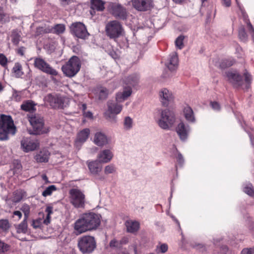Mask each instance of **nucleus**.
<instances>
[{
  "instance_id": "obj_1",
  "label": "nucleus",
  "mask_w": 254,
  "mask_h": 254,
  "mask_svg": "<svg viewBox=\"0 0 254 254\" xmlns=\"http://www.w3.org/2000/svg\"><path fill=\"white\" fill-rule=\"evenodd\" d=\"M100 224V216L94 213L83 214L74 223V233L80 235L88 231L96 229Z\"/></svg>"
},
{
  "instance_id": "obj_12",
  "label": "nucleus",
  "mask_w": 254,
  "mask_h": 254,
  "mask_svg": "<svg viewBox=\"0 0 254 254\" xmlns=\"http://www.w3.org/2000/svg\"><path fill=\"white\" fill-rule=\"evenodd\" d=\"M39 146L38 140L32 139L28 137H24L21 141V147L25 152L32 151L36 149Z\"/></svg>"
},
{
  "instance_id": "obj_64",
  "label": "nucleus",
  "mask_w": 254,
  "mask_h": 254,
  "mask_svg": "<svg viewBox=\"0 0 254 254\" xmlns=\"http://www.w3.org/2000/svg\"><path fill=\"white\" fill-rule=\"evenodd\" d=\"M46 212L47 215H51L53 213V208L51 206H48L46 209Z\"/></svg>"
},
{
  "instance_id": "obj_21",
  "label": "nucleus",
  "mask_w": 254,
  "mask_h": 254,
  "mask_svg": "<svg viewBox=\"0 0 254 254\" xmlns=\"http://www.w3.org/2000/svg\"><path fill=\"white\" fill-rule=\"evenodd\" d=\"M131 87H125L122 91L118 92L116 95V101L118 102H123L127 100L132 93Z\"/></svg>"
},
{
  "instance_id": "obj_14",
  "label": "nucleus",
  "mask_w": 254,
  "mask_h": 254,
  "mask_svg": "<svg viewBox=\"0 0 254 254\" xmlns=\"http://www.w3.org/2000/svg\"><path fill=\"white\" fill-rule=\"evenodd\" d=\"M93 142L99 147H103L109 143L107 136L102 131H96L92 139Z\"/></svg>"
},
{
  "instance_id": "obj_7",
  "label": "nucleus",
  "mask_w": 254,
  "mask_h": 254,
  "mask_svg": "<svg viewBox=\"0 0 254 254\" xmlns=\"http://www.w3.org/2000/svg\"><path fill=\"white\" fill-rule=\"evenodd\" d=\"M28 120L33 127L32 131H29L30 134H40L46 132L43 117L38 114L32 115L28 117Z\"/></svg>"
},
{
  "instance_id": "obj_6",
  "label": "nucleus",
  "mask_w": 254,
  "mask_h": 254,
  "mask_svg": "<svg viewBox=\"0 0 254 254\" xmlns=\"http://www.w3.org/2000/svg\"><path fill=\"white\" fill-rule=\"evenodd\" d=\"M70 203L75 208H84L85 204V195L79 189H72L69 191Z\"/></svg>"
},
{
  "instance_id": "obj_20",
  "label": "nucleus",
  "mask_w": 254,
  "mask_h": 254,
  "mask_svg": "<svg viewBox=\"0 0 254 254\" xmlns=\"http://www.w3.org/2000/svg\"><path fill=\"white\" fill-rule=\"evenodd\" d=\"M226 76L234 86L238 87L242 85L243 82L242 77L236 71H227L226 72Z\"/></svg>"
},
{
  "instance_id": "obj_5",
  "label": "nucleus",
  "mask_w": 254,
  "mask_h": 254,
  "mask_svg": "<svg viewBox=\"0 0 254 254\" xmlns=\"http://www.w3.org/2000/svg\"><path fill=\"white\" fill-rule=\"evenodd\" d=\"M81 64L79 58L76 56L71 57L67 63L62 66L64 73L67 76L72 77L79 71Z\"/></svg>"
},
{
  "instance_id": "obj_18",
  "label": "nucleus",
  "mask_w": 254,
  "mask_h": 254,
  "mask_svg": "<svg viewBox=\"0 0 254 254\" xmlns=\"http://www.w3.org/2000/svg\"><path fill=\"white\" fill-rule=\"evenodd\" d=\"M114 154L110 149H105L101 150L97 155V159L99 162L107 163L113 159Z\"/></svg>"
},
{
  "instance_id": "obj_34",
  "label": "nucleus",
  "mask_w": 254,
  "mask_h": 254,
  "mask_svg": "<svg viewBox=\"0 0 254 254\" xmlns=\"http://www.w3.org/2000/svg\"><path fill=\"white\" fill-rule=\"evenodd\" d=\"M98 91L99 98L100 100L106 99L107 98L108 94L112 92H109V91L106 88L103 87L99 88Z\"/></svg>"
},
{
  "instance_id": "obj_58",
  "label": "nucleus",
  "mask_w": 254,
  "mask_h": 254,
  "mask_svg": "<svg viewBox=\"0 0 254 254\" xmlns=\"http://www.w3.org/2000/svg\"><path fill=\"white\" fill-rule=\"evenodd\" d=\"M61 3L63 6H66L72 2H73V0H60Z\"/></svg>"
},
{
  "instance_id": "obj_61",
  "label": "nucleus",
  "mask_w": 254,
  "mask_h": 254,
  "mask_svg": "<svg viewBox=\"0 0 254 254\" xmlns=\"http://www.w3.org/2000/svg\"><path fill=\"white\" fill-rule=\"evenodd\" d=\"M51 215L47 214L46 218L43 220V223L46 225H48L50 223Z\"/></svg>"
},
{
  "instance_id": "obj_54",
  "label": "nucleus",
  "mask_w": 254,
  "mask_h": 254,
  "mask_svg": "<svg viewBox=\"0 0 254 254\" xmlns=\"http://www.w3.org/2000/svg\"><path fill=\"white\" fill-rule=\"evenodd\" d=\"M247 25H248L249 30L250 32L251 33L253 38L254 40V29L252 25L250 22V21H247Z\"/></svg>"
},
{
  "instance_id": "obj_57",
  "label": "nucleus",
  "mask_w": 254,
  "mask_h": 254,
  "mask_svg": "<svg viewBox=\"0 0 254 254\" xmlns=\"http://www.w3.org/2000/svg\"><path fill=\"white\" fill-rule=\"evenodd\" d=\"M119 242L115 239L112 240L110 243L111 247H117L119 246Z\"/></svg>"
},
{
  "instance_id": "obj_42",
  "label": "nucleus",
  "mask_w": 254,
  "mask_h": 254,
  "mask_svg": "<svg viewBox=\"0 0 254 254\" xmlns=\"http://www.w3.org/2000/svg\"><path fill=\"white\" fill-rule=\"evenodd\" d=\"M234 63V61L233 59H226L223 60L220 66L221 68H226L232 65Z\"/></svg>"
},
{
  "instance_id": "obj_62",
  "label": "nucleus",
  "mask_w": 254,
  "mask_h": 254,
  "mask_svg": "<svg viewBox=\"0 0 254 254\" xmlns=\"http://www.w3.org/2000/svg\"><path fill=\"white\" fill-rule=\"evenodd\" d=\"M223 5L226 7H229L231 5V0H222Z\"/></svg>"
},
{
  "instance_id": "obj_38",
  "label": "nucleus",
  "mask_w": 254,
  "mask_h": 254,
  "mask_svg": "<svg viewBox=\"0 0 254 254\" xmlns=\"http://www.w3.org/2000/svg\"><path fill=\"white\" fill-rule=\"evenodd\" d=\"M51 31V27L45 25L44 26H41L37 28L36 35H38L43 33H50Z\"/></svg>"
},
{
  "instance_id": "obj_23",
  "label": "nucleus",
  "mask_w": 254,
  "mask_h": 254,
  "mask_svg": "<svg viewBox=\"0 0 254 254\" xmlns=\"http://www.w3.org/2000/svg\"><path fill=\"white\" fill-rule=\"evenodd\" d=\"M178 65V57L177 53L174 52L170 56L168 61L166 63V65L170 70H175Z\"/></svg>"
},
{
  "instance_id": "obj_49",
  "label": "nucleus",
  "mask_w": 254,
  "mask_h": 254,
  "mask_svg": "<svg viewBox=\"0 0 254 254\" xmlns=\"http://www.w3.org/2000/svg\"><path fill=\"white\" fill-rule=\"evenodd\" d=\"M8 20V16L4 13L2 8L0 7V22L4 23Z\"/></svg>"
},
{
  "instance_id": "obj_41",
  "label": "nucleus",
  "mask_w": 254,
  "mask_h": 254,
  "mask_svg": "<svg viewBox=\"0 0 254 254\" xmlns=\"http://www.w3.org/2000/svg\"><path fill=\"white\" fill-rule=\"evenodd\" d=\"M104 173L106 175L114 173L116 172V168L114 165L110 164L104 168Z\"/></svg>"
},
{
  "instance_id": "obj_43",
  "label": "nucleus",
  "mask_w": 254,
  "mask_h": 254,
  "mask_svg": "<svg viewBox=\"0 0 254 254\" xmlns=\"http://www.w3.org/2000/svg\"><path fill=\"white\" fill-rule=\"evenodd\" d=\"M22 95L21 92L14 90L12 95V99L16 102H19L22 99Z\"/></svg>"
},
{
  "instance_id": "obj_10",
  "label": "nucleus",
  "mask_w": 254,
  "mask_h": 254,
  "mask_svg": "<svg viewBox=\"0 0 254 254\" xmlns=\"http://www.w3.org/2000/svg\"><path fill=\"white\" fill-rule=\"evenodd\" d=\"M34 65L35 67L47 74L51 75H57L58 73L56 69H54L49 64L41 58H35Z\"/></svg>"
},
{
  "instance_id": "obj_48",
  "label": "nucleus",
  "mask_w": 254,
  "mask_h": 254,
  "mask_svg": "<svg viewBox=\"0 0 254 254\" xmlns=\"http://www.w3.org/2000/svg\"><path fill=\"white\" fill-rule=\"evenodd\" d=\"M245 80L246 82V87L248 89L250 87V84L251 82L252 77L251 75L247 72L244 73Z\"/></svg>"
},
{
  "instance_id": "obj_40",
  "label": "nucleus",
  "mask_w": 254,
  "mask_h": 254,
  "mask_svg": "<svg viewBox=\"0 0 254 254\" xmlns=\"http://www.w3.org/2000/svg\"><path fill=\"white\" fill-rule=\"evenodd\" d=\"M244 191L251 196H254V190L251 184H246L243 189Z\"/></svg>"
},
{
  "instance_id": "obj_22",
  "label": "nucleus",
  "mask_w": 254,
  "mask_h": 254,
  "mask_svg": "<svg viewBox=\"0 0 254 254\" xmlns=\"http://www.w3.org/2000/svg\"><path fill=\"white\" fill-rule=\"evenodd\" d=\"M90 133L89 128H86L80 131L77 135L75 140V145L76 146H80L85 142L88 139Z\"/></svg>"
},
{
  "instance_id": "obj_59",
  "label": "nucleus",
  "mask_w": 254,
  "mask_h": 254,
  "mask_svg": "<svg viewBox=\"0 0 254 254\" xmlns=\"http://www.w3.org/2000/svg\"><path fill=\"white\" fill-rule=\"evenodd\" d=\"M177 159L178 163L182 164L184 162V159L181 154L179 153L177 156Z\"/></svg>"
},
{
  "instance_id": "obj_13",
  "label": "nucleus",
  "mask_w": 254,
  "mask_h": 254,
  "mask_svg": "<svg viewBox=\"0 0 254 254\" xmlns=\"http://www.w3.org/2000/svg\"><path fill=\"white\" fill-rule=\"evenodd\" d=\"M133 7L140 11H145L153 6V0H131Z\"/></svg>"
},
{
  "instance_id": "obj_53",
  "label": "nucleus",
  "mask_w": 254,
  "mask_h": 254,
  "mask_svg": "<svg viewBox=\"0 0 254 254\" xmlns=\"http://www.w3.org/2000/svg\"><path fill=\"white\" fill-rule=\"evenodd\" d=\"M22 213L20 211H14L13 212L12 217L16 219V220H19L22 217Z\"/></svg>"
},
{
  "instance_id": "obj_11",
  "label": "nucleus",
  "mask_w": 254,
  "mask_h": 254,
  "mask_svg": "<svg viewBox=\"0 0 254 254\" xmlns=\"http://www.w3.org/2000/svg\"><path fill=\"white\" fill-rule=\"evenodd\" d=\"M70 30L72 34L81 39H85L89 34L85 25L79 22L73 23Z\"/></svg>"
},
{
  "instance_id": "obj_4",
  "label": "nucleus",
  "mask_w": 254,
  "mask_h": 254,
  "mask_svg": "<svg viewBox=\"0 0 254 254\" xmlns=\"http://www.w3.org/2000/svg\"><path fill=\"white\" fill-rule=\"evenodd\" d=\"M176 118L174 112L166 109L161 112L160 118L158 121L159 126L162 129H168L175 122Z\"/></svg>"
},
{
  "instance_id": "obj_47",
  "label": "nucleus",
  "mask_w": 254,
  "mask_h": 254,
  "mask_svg": "<svg viewBox=\"0 0 254 254\" xmlns=\"http://www.w3.org/2000/svg\"><path fill=\"white\" fill-rule=\"evenodd\" d=\"M9 227V224L7 220H0V229L6 230Z\"/></svg>"
},
{
  "instance_id": "obj_29",
  "label": "nucleus",
  "mask_w": 254,
  "mask_h": 254,
  "mask_svg": "<svg viewBox=\"0 0 254 254\" xmlns=\"http://www.w3.org/2000/svg\"><path fill=\"white\" fill-rule=\"evenodd\" d=\"M127 231L129 233H134L138 231L139 228V223L137 221L128 220L126 222Z\"/></svg>"
},
{
  "instance_id": "obj_17",
  "label": "nucleus",
  "mask_w": 254,
  "mask_h": 254,
  "mask_svg": "<svg viewBox=\"0 0 254 254\" xmlns=\"http://www.w3.org/2000/svg\"><path fill=\"white\" fill-rule=\"evenodd\" d=\"M160 101L164 106H168L172 103L174 99V96L171 92L166 88L162 89L159 92Z\"/></svg>"
},
{
  "instance_id": "obj_44",
  "label": "nucleus",
  "mask_w": 254,
  "mask_h": 254,
  "mask_svg": "<svg viewBox=\"0 0 254 254\" xmlns=\"http://www.w3.org/2000/svg\"><path fill=\"white\" fill-rule=\"evenodd\" d=\"M168 249V245L166 244H161L157 246L156 251L158 253H165Z\"/></svg>"
},
{
  "instance_id": "obj_32",
  "label": "nucleus",
  "mask_w": 254,
  "mask_h": 254,
  "mask_svg": "<svg viewBox=\"0 0 254 254\" xmlns=\"http://www.w3.org/2000/svg\"><path fill=\"white\" fill-rule=\"evenodd\" d=\"M12 73L16 77H20L23 75L22 66L19 63L15 64L12 68Z\"/></svg>"
},
{
  "instance_id": "obj_33",
  "label": "nucleus",
  "mask_w": 254,
  "mask_h": 254,
  "mask_svg": "<svg viewBox=\"0 0 254 254\" xmlns=\"http://www.w3.org/2000/svg\"><path fill=\"white\" fill-rule=\"evenodd\" d=\"M123 126L126 130H130L133 126L132 119L128 116L126 117L123 122Z\"/></svg>"
},
{
  "instance_id": "obj_39",
  "label": "nucleus",
  "mask_w": 254,
  "mask_h": 254,
  "mask_svg": "<svg viewBox=\"0 0 254 254\" xmlns=\"http://www.w3.org/2000/svg\"><path fill=\"white\" fill-rule=\"evenodd\" d=\"M20 210L23 212L24 213V219H27L28 218L30 214V206L27 204H23Z\"/></svg>"
},
{
  "instance_id": "obj_50",
  "label": "nucleus",
  "mask_w": 254,
  "mask_h": 254,
  "mask_svg": "<svg viewBox=\"0 0 254 254\" xmlns=\"http://www.w3.org/2000/svg\"><path fill=\"white\" fill-rule=\"evenodd\" d=\"M239 36L241 40L244 41L246 40L247 38V35L243 27H242L240 29L239 31Z\"/></svg>"
},
{
  "instance_id": "obj_24",
  "label": "nucleus",
  "mask_w": 254,
  "mask_h": 254,
  "mask_svg": "<svg viewBox=\"0 0 254 254\" xmlns=\"http://www.w3.org/2000/svg\"><path fill=\"white\" fill-rule=\"evenodd\" d=\"M101 163V162H99L98 160L90 162L88 161L87 164L91 173L94 175H97L100 173L102 169V166Z\"/></svg>"
},
{
  "instance_id": "obj_26",
  "label": "nucleus",
  "mask_w": 254,
  "mask_h": 254,
  "mask_svg": "<svg viewBox=\"0 0 254 254\" xmlns=\"http://www.w3.org/2000/svg\"><path fill=\"white\" fill-rule=\"evenodd\" d=\"M139 80V76L137 74H133L126 77L124 79V83L129 87H134L138 84Z\"/></svg>"
},
{
  "instance_id": "obj_52",
  "label": "nucleus",
  "mask_w": 254,
  "mask_h": 254,
  "mask_svg": "<svg viewBox=\"0 0 254 254\" xmlns=\"http://www.w3.org/2000/svg\"><path fill=\"white\" fill-rule=\"evenodd\" d=\"M241 254H254V247L244 249L241 252Z\"/></svg>"
},
{
  "instance_id": "obj_3",
  "label": "nucleus",
  "mask_w": 254,
  "mask_h": 254,
  "mask_svg": "<svg viewBox=\"0 0 254 254\" xmlns=\"http://www.w3.org/2000/svg\"><path fill=\"white\" fill-rule=\"evenodd\" d=\"M120 102L109 100L107 103V109L104 113L105 119L111 124H116L117 122L116 115L120 114L122 109L123 105Z\"/></svg>"
},
{
  "instance_id": "obj_8",
  "label": "nucleus",
  "mask_w": 254,
  "mask_h": 254,
  "mask_svg": "<svg viewBox=\"0 0 254 254\" xmlns=\"http://www.w3.org/2000/svg\"><path fill=\"white\" fill-rule=\"evenodd\" d=\"M78 247L82 253H90L96 247V242L93 237L86 235L78 239Z\"/></svg>"
},
{
  "instance_id": "obj_35",
  "label": "nucleus",
  "mask_w": 254,
  "mask_h": 254,
  "mask_svg": "<svg viewBox=\"0 0 254 254\" xmlns=\"http://www.w3.org/2000/svg\"><path fill=\"white\" fill-rule=\"evenodd\" d=\"M11 38L12 42L14 45H17L21 38L19 32L17 30H13L11 33Z\"/></svg>"
},
{
  "instance_id": "obj_19",
  "label": "nucleus",
  "mask_w": 254,
  "mask_h": 254,
  "mask_svg": "<svg viewBox=\"0 0 254 254\" xmlns=\"http://www.w3.org/2000/svg\"><path fill=\"white\" fill-rule=\"evenodd\" d=\"M176 130L180 139L185 141L188 138V134L190 130V127L188 125H186L183 122H181L178 124Z\"/></svg>"
},
{
  "instance_id": "obj_15",
  "label": "nucleus",
  "mask_w": 254,
  "mask_h": 254,
  "mask_svg": "<svg viewBox=\"0 0 254 254\" xmlns=\"http://www.w3.org/2000/svg\"><path fill=\"white\" fill-rule=\"evenodd\" d=\"M45 99L52 108H59L63 107V99L59 95L48 94L45 97Z\"/></svg>"
},
{
  "instance_id": "obj_45",
  "label": "nucleus",
  "mask_w": 254,
  "mask_h": 254,
  "mask_svg": "<svg viewBox=\"0 0 254 254\" xmlns=\"http://www.w3.org/2000/svg\"><path fill=\"white\" fill-rule=\"evenodd\" d=\"M184 37L183 36H179L175 41L176 46L179 49H182L184 47L183 40Z\"/></svg>"
},
{
  "instance_id": "obj_36",
  "label": "nucleus",
  "mask_w": 254,
  "mask_h": 254,
  "mask_svg": "<svg viewBox=\"0 0 254 254\" xmlns=\"http://www.w3.org/2000/svg\"><path fill=\"white\" fill-rule=\"evenodd\" d=\"M51 33L60 34L63 33L65 30V27L63 24H57L54 27L51 28Z\"/></svg>"
},
{
  "instance_id": "obj_2",
  "label": "nucleus",
  "mask_w": 254,
  "mask_h": 254,
  "mask_svg": "<svg viewBox=\"0 0 254 254\" xmlns=\"http://www.w3.org/2000/svg\"><path fill=\"white\" fill-rule=\"evenodd\" d=\"M16 127L11 116L1 115L0 117V140H5L8 138V135H14Z\"/></svg>"
},
{
  "instance_id": "obj_51",
  "label": "nucleus",
  "mask_w": 254,
  "mask_h": 254,
  "mask_svg": "<svg viewBox=\"0 0 254 254\" xmlns=\"http://www.w3.org/2000/svg\"><path fill=\"white\" fill-rule=\"evenodd\" d=\"M9 246L0 241V254L5 253L9 250Z\"/></svg>"
},
{
  "instance_id": "obj_60",
  "label": "nucleus",
  "mask_w": 254,
  "mask_h": 254,
  "mask_svg": "<svg viewBox=\"0 0 254 254\" xmlns=\"http://www.w3.org/2000/svg\"><path fill=\"white\" fill-rule=\"evenodd\" d=\"M25 49L24 47H20L17 50V53L21 56H23L25 52Z\"/></svg>"
},
{
  "instance_id": "obj_37",
  "label": "nucleus",
  "mask_w": 254,
  "mask_h": 254,
  "mask_svg": "<svg viewBox=\"0 0 254 254\" xmlns=\"http://www.w3.org/2000/svg\"><path fill=\"white\" fill-rule=\"evenodd\" d=\"M57 190V187L55 185H51L47 187L42 192V195L44 197L51 195L53 192Z\"/></svg>"
},
{
  "instance_id": "obj_55",
  "label": "nucleus",
  "mask_w": 254,
  "mask_h": 254,
  "mask_svg": "<svg viewBox=\"0 0 254 254\" xmlns=\"http://www.w3.org/2000/svg\"><path fill=\"white\" fill-rule=\"evenodd\" d=\"M7 63V59L5 56L2 54H0V64L4 65Z\"/></svg>"
},
{
  "instance_id": "obj_56",
  "label": "nucleus",
  "mask_w": 254,
  "mask_h": 254,
  "mask_svg": "<svg viewBox=\"0 0 254 254\" xmlns=\"http://www.w3.org/2000/svg\"><path fill=\"white\" fill-rule=\"evenodd\" d=\"M212 108L216 111H219L220 109L219 104L216 102H213L211 103Z\"/></svg>"
},
{
  "instance_id": "obj_28",
  "label": "nucleus",
  "mask_w": 254,
  "mask_h": 254,
  "mask_svg": "<svg viewBox=\"0 0 254 254\" xmlns=\"http://www.w3.org/2000/svg\"><path fill=\"white\" fill-rule=\"evenodd\" d=\"M50 153L47 149H43L37 154L35 158L37 162H47L48 161Z\"/></svg>"
},
{
  "instance_id": "obj_9",
  "label": "nucleus",
  "mask_w": 254,
  "mask_h": 254,
  "mask_svg": "<svg viewBox=\"0 0 254 254\" xmlns=\"http://www.w3.org/2000/svg\"><path fill=\"white\" fill-rule=\"evenodd\" d=\"M106 31L107 35L111 38H116L121 35L123 29L119 22L114 20L107 23Z\"/></svg>"
},
{
  "instance_id": "obj_30",
  "label": "nucleus",
  "mask_w": 254,
  "mask_h": 254,
  "mask_svg": "<svg viewBox=\"0 0 254 254\" xmlns=\"http://www.w3.org/2000/svg\"><path fill=\"white\" fill-rule=\"evenodd\" d=\"M105 2L102 0H92L91 8L98 11H102L105 8Z\"/></svg>"
},
{
  "instance_id": "obj_27",
  "label": "nucleus",
  "mask_w": 254,
  "mask_h": 254,
  "mask_svg": "<svg viewBox=\"0 0 254 254\" xmlns=\"http://www.w3.org/2000/svg\"><path fill=\"white\" fill-rule=\"evenodd\" d=\"M184 115L186 120L190 123L195 122V118L192 109L190 106H186L184 109Z\"/></svg>"
},
{
  "instance_id": "obj_31",
  "label": "nucleus",
  "mask_w": 254,
  "mask_h": 254,
  "mask_svg": "<svg viewBox=\"0 0 254 254\" xmlns=\"http://www.w3.org/2000/svg\"><path fill=\"white\" fill-rule=\"evenodd\" d=\"M27 219H24L23 221L16 226V231L18 233L25 234L27 232Z\"/></svg>"
},
{
  "instance_id": "obj_46",
  "label": "nucleus",
  "mask_w": 254,
  "mask_h": 254,
  "mask_svg": "<svg viewBox=\"0 0 254 254\" xmlns=\"http://www.w3.org/2000/svg\"><path fill=\"white\" fill-rule=\"evenodd\" d=\"M43 223V220L41 218L33 220L32 223V226L33 228L36 229L40 228Z\"/></svg>"
},
{
  "instance_id": "obj_63",
  "label": "nucleus",
  "mask_w": 254,
  "mask_h": 254,
  "mask_svg": "<svg viewBox=\"0 0 254 254\" xmlns=\"http://www.w3.org/2000/svg\"><path fill=\"white\" fill-rule=\"evenodd\" d=\"M83 115L85 117L89 118V119H92V118H93V115L91 112H84L83 113Z\"/></svg>"
},
{
  "instance_id": "obj_25",
  "label": "nucleus",
  "mask_w": 254,
  "mask_h": 254,
  "mask_svg": "<svg viewBox=\"0 0 254 254\" xmlns=\"http://www.w3.org/2000/svg\"><path fill=\"white\" fill-rule=\"evenodd\" d=\"M37 104L32 100L24 101L20 106L22 110L25 112H34L36 110V106Z\"/></svg>"
},
{
  "instance_id": "obj_16",
  "label": "nucleus",
  "mask_w": 254,
  "mask_h": 254,
  "mask_svg": "<svg viewBox=\"0 0 254 254\" xmlns=\"http://www.w3.org/2000/svg\"><path fill=\"white\" fill-rule=\"evenodd\" d=\"M111 12L116 18L125 19L127 17L126 9L121 5L116 3H111Z\"/></svg>"
}]
</instances>
